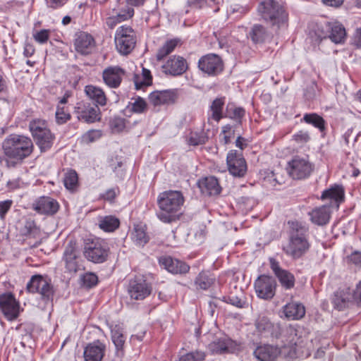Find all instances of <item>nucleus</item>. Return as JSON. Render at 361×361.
<instances>
[{"label":"nucleus","instance_id":"nucleus-1","mask_svg":"<svg viewBox=\"0 0 361 361\" xmlns=\"http://www.w3.org/2000/svg\"><path fill=\"white\" fill-rule=\"evenodd\" d=\"M4 155L2 159L8 169L16 168L30 157L35 150L32 140L23 134L11 133L1 143Z\"/></svg>","mask_w":361,"mask_h":361},{"label":"nucleus","instance_id":"nucleus-2","mask_svg":"<svg viewBox=\"0 0 361 361\" xmlns=\"http://www.w3.org/2000/svg\"><path fill=\"white\" fill-rule=\"evenodd\" d=\"M159 212L157 218L163 223L171 224L179 220L181 209L185 202L183 194L180 190H169L160 192L157 197Z\"/></svg>","mask_w":361,"mask_h":361},{"label":"nucleus","instance_id":"nucleus-3","mask_svg":"<svg viewBox=\"0 0 361 361\" xmlns=\"http://www.w3.org/2000/svg\"><path fill=\"white\" fill-rule=\"evenodd\" d=\"M257 15L261 20L278 29L287 26L288 13L285 4L278 0H262L257 7Z\"/></svg>","mask_w":361,"mask_h":361},{"label":"nucleus","instance_id":"nucleus-4","mask_svg":"<svg viewBox=\"0 0 361 361\" xmlns=\"http://www.w3.org/2000/svg\"><path fill=\"white\" fill-rule=\"evenodd\" d=\"M29 130L41 152L50 149L54 144L55 135L49 128L46 121L34 119L29 123Z\"/></svg>","mask_w":361,"mask_h":361},{"label":"nucleus","instance_id":"nucleus-5","mask_svg":"<svg viewBox=\"0 0 361 361\" xmlns=\"http://www.w3.org/2000/svg\"><path fill=\"white\" fill-rule=\"evenodd\" d=\"M114 40L118 51L122 55H127L135 47L137 42L136 32L129 25H121L116 30Z\"/></svg>","mask_w":361,"mask_h":361},{"label":"nucleus","instance_id":"nucleus-6","mask_svg":"<svg viewBox=\"0 0 361 361\" xmlns=\"http://www.w3.org/2000/svg\"><path fill=\"white\" fill-rule=\"evenodd\" d=\"M314 165L310 161L307 157L294 156L288 162V173L294 180H302L310 176Z\"/></svg>","mask_w":361,"mask_h":361},{"label":"nucleus","instance_id":"nucleus-7","mask_svg":"<svg viewBox=\"0 0 361 361\" xmlns=\"http://www.w3.org/2000/svg\"><path fill=\"white\" fill-rule=\"evenodd\" d=\"M19 232L22 236L25 238V240L27 241L30 248L40 245L44 238L40 227L32 217H25L23 219Z\"/></svg>","mask_w":361,"mask_h":361},{"label":"nucleus","instance_id":"nucleus-8","mask_svg":"<svg viewBox=\"0 0 361 361\" xmlns=\"http://www.w3.org/2000/svg\"><path fill=\"white\" fill-rule=\"evenodd\" d=\"M289 243L291 248H309V228L298 221H289Z\"/></svg>","mask_w":361,"mask_h":361},{"label":"nucleus","instance_id":"nucleus-9","mask_svg":"<svg viewBox=\"0 0 361 361\" xmlns=\"http://www.w3.org/2000/svg\"><path fill=\"white\" fill-rule=\"evenodd\" d=\"M73 114L79 121L94 123L101 120L100 109L87 101H80L75 105Z\"/></svg>","mask_w":361,"mask_h":361},{"label":"nucleus","instance_id":"nucleus-10","mask_svg":"<svg viewBox=\"0 0 361 361\" xmlns=\"http://www.w3.org/2000/svg\"><path fill=\"white\" fill-rule=\"evenodd\" d=\"M227 169L231 175L243 178L247 171V165L242 152L231 149L226 155Z\"/></svg>","mask_w":361,"mask_h":361},{"label":"nucleus","instance_id":"nucleus-11","mask_svg":"<svg viewBox=\"0 0 361 361\" xmlns=\"http://www.w3.org/2000/svg\"><path fill=\"white\" fill-rule=\"evenodd\" d=\"M26 289L31 293H39L42 299L45 302L52 300L54 290L51 284L42 276L35 275L32 276L27 283Z\"/></svg>","mask_w":361,"mask_h":361},{"label":"nucleus","instance_id":"nucleus-12","mask_svg":"<svg viewBox=\"0 0 361 361\" xmlns=\"http://www.w3.org/2000/svg\"><path fill=\"white\" fill-rule=\"evenodd\" d=\"M198 68L208 76H216L224 71V62L219 55L208 54L200 57Z\"/></svg>","mask_w":361,"mask_h":361},{"label":"nucleus","instance_id":"nucleus-13","mask_svg":"<svg viewBox=\"0 0 361 361\" xmlns=\"http://www.w3.org/2000/svg\"><path fill=\"white\" fill-rule=\"evenodd\" d=\"M31 208L38 214L51 216L59 212L60 204L51 196L42 195L34 200Z\"/></svg>","mask_w":361,"mask_h":361},{"label":"nucleus","instance_id":"nucleus-14","mask_svg":"<svg viewBox=\"0 0 361 361\" xmlns=\"http://www.w3.org/2000/svg\"><path fill=\"white\" fill-rule=\"evenodd\" d=\"M276 281L271 276L261 275L255 282L257 295L264 300H271L276 293Z\"/></svg>","mask_w":361,"mask_h":361},{"label":"nucleus","instance_id":"nucleus-15","mask_svg":"<svg viewBox=\"0 0 361 361\" xmlns=\"http://www.w3.org/2000/svg\"><path fill=\"white\" fill-rule=\"evenodd\" d=\"M126 71L119 66H109L102 73L103 82L111 89L118 88L126 76Z\"/></svg>","mask_w":361,"mask_h":361},{"label":"nucleus","instance_id":"nucleus-16","mask_svg":"<svg viewBox=\"0 0 361 361\" xmlns=\"http://www.w3.org/2000/svg\"><path fill=\"white\" fill-rule=\"evenodd\" d=\"M0 310L10 321L15 320L20 314V304L11 293L0 295Z\"/></svg>","mask_w":361,"mask_h":361},{"label":"nucleus","instance_id":"nucleus-17","mask_svg":"<svg viewBox=\"0 0 361 361\" xmlns=\"http://www.w3.org/2000/svg\"><path fill=\"white\" fill-rule=\"evenodd\" d=\"M270 268L278 279L279 283L285 290H290L295 287V278L288 270L281 267L279 262L274 258H269Z\"/></svg>","mask_w":361,"mask_h":361},{"label":"nucleus","instance_id":"nucleus-18","mask_svg":"<svg viewBox=\"0 0 361 361\" xmlns=\"http://www.w3.org/2000/svg\"><path fill=\"white\" fill-rule=\"evenodd\" d=\"M152 291L151 286L145 279L140 277H136L130 280L128 292L131 299L143 300L150 295Z\"/></svg>","mask_w":361,"mask_h":361},{"label":"nucleus","instance_id":"nucleus-19","mask_svg":"<svg viewBox=\"0 0 361 361\" xmlns=\"http://www.w3.org/2000/svg\"><path fill=\"white\" fill-rule=\"evenodd\" d=\"M345 190L343 185L334 184L329 188L324 190L320 199L322 201H329L330 208L336 207L338 209L339 205L344 201Z\"/></svg>","mask_w":361,"mask_h":361},{"label":"nucleus","instance_id":"nucleus-20","mask_svg":"<svg viewBox=\"0 0 361 361\" xmlns=\"http://www.w3.org/2000/svg\"><path fill=\"white\" fill-rule=\"evenodd\" d=\"M162 68L166 74L179 76L187 71L188 64L183 56L173 55L166 61Z\"/></svg>","mask_w":361,"mask_h":361},{"label":"nucleus","instance_id":"nucleus-21","mask_svg":"<svg viewBox=\"0 0 361 361\" xmlns=\"http://www.w3.org/2000/svg\"><path fill=\"white\" fill-rule=\"evenodd\" d=\"M332 209L330 206L324 204L316 207L308 212L310 221L314 225L324 226L330 221Z\"/></svg>","mask_w":361,"mask_h":361},{"label":"nucleus","instance_id":"nucleus-22","mask_svg":"<svg viewBox=\"0 0 361 361\" xmlns=\"http://www.w3.org/2000/svg\"><path fill=\"white\" fill-rule=\"evenodd\" d=\"M177 99L178 94L175 90H157L149 96V101L154 106L173 104Z\"/></svg>","mask_w":361,"mask_h":361},{"label":"nucleus","instance_id":"nucleus-23","mask_svg":"<svg viewBox=\"0 0 361 361\" xmlns=\"http://www.w3.org/2000/svg\"><path fill=\"white\" fill-rule=\"evenodd\" d=\"M75 50L82 55L90 54L95 47L94 37L85 32H80L77 34L74 42Z\"/></svg>","mask_w":361,"mask_h":361},{"label":"nucleus","instance_id":"nucleus-24","mask_svg":"<svg viewBox=\"0 0 361 361\" xmlns=\"http://www.w3.org/2000/svg\"><path fill=\"white\" fill-rule=\"evenodd\" d=\"M84 92L94 106L99 108L107 104L108 97L102 87L94 85H87L84 88Z\"/></svg>","mask_w":361,"mask_h":361},{"label":"nucleus","instance_id":"nucleus-25","mask_svg":"<svg viewBox=\"0 0 361 361\" xmlns=\"http://www.w3.org/2000/svg\"><path fill=\"white\" fill-rule=\"evenodd\" d=\"M208 348L214 354L231 353L238 349V345L231 338L223 337L212 341Z\"/></svg>","mask_w":361,"mask_h":361},{"label":"nucleus","instance_id":"nucleus-26","mask_svg":"<svg viewBox=\"0 0 361 361\" xmlns=\"http://www.w3.org/2000/svg\"><path fill=\"white\" fill-rule=\"evenodd\" d=\"M106 351V345L99 340L88 343L83 353L85 361H102Z\"/></svg>","mask_w":361,"mask_h":361},{"label":"nucleus","instance_id":"nucleus-27","mask_svg":"<svg viewBox=\"0 0 361 361\" xmlns=\"http://www.w3.org/2000/svg\"><path fill=\"white\" fill-rule=\"evenodd\" d=\"M159 263L169 272L173 274H184L190 270V266L188 264L171 257H161L159 259Z\"/></svg>","mask_w":361,"mask_h":361},{"label":"nucleus","instance_id":"nucleus-28","mask_svg":"<svg viewBox=\"0 0 361 361\" xmlns=\"http://www.w3.org/2000/svg\"><path fill=\"white\" fill-rule=\"evenodd\" d=\"M225 104L226 97L224 96L218 97L211 102L207 111L208 122L214 121L219 123L224 118V109Z\"/></svg>","mask_w":361,"mask_h":361},{"label":"nucleus","instance_id":"nucleus-29","mask_svg":"<svg viewBox=\"0 0 361 361\" xmlns=\"http://www.w3.org/2000/svg\"><path fill=\"white\" fill-rule=\"evenodd\" d=\"M198 187L203 195L216 196L221 193V187L214 176H208L199 180Z\"/></svg>","mask_w":361,"mask_h":361},{"label":"nucleus","instance_id":"nucleus-30","mask_svg":"<svg viewBox=\"0 0 361 361\" xmlns=\"http://www.w3.org/2000/svg\"><path fill=\"white\" fill-rule=\"evenodd\" d=\"M283 312L289 320H299L304 317L305 308L300 302H291L283 307Z\"/></svg>","mask_w":361,"mask_h":361},{"label":"nucleus","instance_id":"nucleus-31","mask_svg":"<svg viewBox=\"0 0 361 361\" xmlns=\"http://www.w3.org/2000/svg\"><path fill=\"white\" fill-rule=\"evenodd\" d=\"M65 267L70 274L76 273L80 269V257L77 250H66L63 255Z\"/></svg>","mask_w":361,"mask_h":361},{"label":"nucleus","instance_id":"nucleus-32","mask_svg":"<svg viewBox=\"0 0 361 361\" xmlns=\"http://www.w3.org/2000/svg\"><path fill=\"white\" fill-rule=\"evenodd\" d=\"M279 353V349L270 345L258 346L254 351L255 357L259 361H273Z\"/></svg>","mask_w":361,"mask_h":361},{"label":"nucleus","instance_id":"nucleus-33","mask_svg":"<svg viewBox=\"0 0 361 361\" xmlns=\"http://www.w3.org/2000/svg\"><path fill=\"white\" fill-rule=\"evenodd\" d=\"M248 36L255 44H264L270 37L267 28L261 24H255L248 33Z\"/></svg>","mask_w":361,"mask_h":361},{"label":"nucleus","instance_id":"nucleus-34","mask_svg":"<svg viewBox=\"0 0 361 361\" xmlns=\"http://www.w3.org/2000/svg\"><path fill=\"white\" fill-rule=\"evenodd\" d=\"M99 228L104 232L111 233L118 228L120 220L115 216L109 215L98 218Z\"/></svg>","mask_w":361,"mask_h":361},{"label":"nucleus","instance_id":"nucleus-35","mask_svg":"<svg viewBox=\"0 0 361 361\" xmlns=\"http://www.w3.org/2000/svg\"><path fill=\"white\" fill-rule=\"evenodd\" d=\"M245 116V109L242 106H237L234 104H228L226 106L224 118H228L241 125L243 118Z\"/></svg>","mask_w":361,"mask_h":361},{"label":"nucleus","instance_id":"nucleus-36","mask_svg":"<svg viewBox=\"0 0 361 361\" xmlns=\"http://www.w3.org/2000/svg\"><path fill=\"white\" fill-rule=\"evenodd\" d=\"M346 37L345 29L339 23H334L330 25L329 37L335 44L343 43Z\"/></svg>","mask_w":361,"mask_h":361},{"label":"nucleus","instance_id":"nucleus-37","mask_svg":"<svg viewBox=\"0 0 361 361\" xmlns=\"http://www.w3.org/2000/svg\"><path fill=\"white\" fill-rule=\"evenodd\" d=\"M257 331L265 336L273 335V330L274 329V324L270 319L264 315H259L255 323Z\"/></svg>","mask_w":361,"mask_h":361},{"label":"nucleus","instance_id":"nucleus-38","mask_svg":"<svg viewBox=\"0 0 361 361\" xmlns=\"http://www.w3.org/2000/svg\"><path fill=\"white\" fill-rule=\"evenodd\" d=\"M350 302V293L348 290H337L332 298V302L335 308L338 310H343L348 306Z\"/></svg>","mask_w":361,"mask_h":361},{"label":"nucleus","instance_id":"nucleus-39","mask_svg":"<svg viewBox=\"0 0 361 361\" xmlns=\"http://www.w3.org/2000/svg\"><path fill=\"white\" fill-rule=\"evenodd\" d=\"M302 121L307 124L313 126L316 128H318L321 133H324L326 130V121L316 113L304 114Z\"/></svg>","mask_w":361,"mask_h":361},{"label":"nucleus","instance_id":"nucleus-40","mask_svg":"<svg viewBox=\"0 0 361 361\" xmlns=\"http://www.w3.org/2000/svg\"><path fill=\"white\" fill-rule=\"evenodd\" d=\"M179 42L178 39H172L167 40L157 51L156 59L160 61L166 56L173 52Z\"/></svg>","mask_w":361,"mask_h":361},{"label":"nucleus","instance_id":"nucleus-41","mask_svg":"<svg viewBox=\"0 0 361 361\" xmlns=\"http://www.w3.org/2000/svg\"><path fill=\"white\" fill-rule=\"evenodd\" d=\"M85 257L94 263H102L107 257V250H85Z\"/></svg>","mask_w":361,"mask_h":361},{"label":"nucleus","instance_id":"nucleus-42","mask_svg":"<svg viewBox=\"0 0 361 361\" xmlns=\"http://www.w3.org/2000/svg\"><path fill=\"white\" fill-rule=\"evenodd\" d=\"M152 83V76L150 71L143 68L142 75L136 76L135 78V85L137 90L142 89L145 86H149Z\"/></svg>","mask_w":361,"mask_h":361},{"label":"nucleus","instance_id":"nucleus-43","mask_svg":"<svg viewBox=\"0 0 361 361\" xmlns=\"http://www.w3.org/2000/svg\"><path fill=\"white\" fill-rule=\"evenodd\" d=\"M235 126L226 124L222 126L220 133V142L224 145L230 144L235 136Z\"/></svg>","mask_w":361,"mask_h":361},{"label":"nucleus","instance_id":"nucleus-44","mask_svg":"<svg viewBox=\"0 0 361 361\" xmlns=\"http://www.w3.org/2000/svg\"><path fill=\"white\" fill-rule=\"evenodd\" d=\"M207 133L202 130L200 132L191 133L188 139V144L192 146H198L205 144L208 141Z\"/></svg>","mask_w":361,"mask_h":361},{"label":"nucleus","instance_id":"nucleus-45","mask_svg":"<svg viewBox=\"0 0 361 361\" xmlns=\"http://www.w3.org/2000/svg\"><path fill=\"white\" fill-rule=\"evenodd\" d=\"M63 183L66 188L70 190H74L78 186V176L75 170H68L65 173Z\"/></svg>","mask_w":361,"mask_h":361},{"label":"nucleus","instance_id":"nucleus-46","mask_svg":"<svg viewBox=\"0 0 361 361\" xmlns=\"http://www.w3.org/2000/svg\"><path fill=\"white\" fill-rule=\"evenodd\" d=\"M195 283L197 288L207 290L213 284L214 280L209 278L206 273L201 272L197 276Z\"/></svg>","mask_w":361,"mask_h":361},{"label":"nucleus","instance_id":"nucleus-47","mask_svg":"<svg viewBox=\"0 0 361 361\" xmlns=\"http://www.w3.org/2000/svg\"><path fill=\"white\" fill-rule=\"evenodd\" d=\"M111 338L117 350H122L125 343V336L120 328L116 326L111 330Z\"/></svg>","mask_w":361,"mask_h":361},{"label":"nucleus","instance_id":"nucleus-48","mask_svg":"<svg viewBox=\"0 0 361 361\" xmlns=\"http://www.w3.org/2000/svg\"><path fill=\"white\" fill-rule=\"evenodd\" d=\"M131 102L129 103L128 106H130L131 111L136 114L144 113L147 110V103L144 99L140 97L133 98Z\"/></svg>","mask_w":361,"mask_h":361},{"label":"nucleus","instance_id":"nucleus-49","mask_svg":"<svg viewBox=\"0 0 361 361\" xmlns=\"http://www.w3.org/2000/svg\"><path fill=\"white\" fill-rule=\"evenodd\" d=\"M120 195V189L118 186L106 190L104 193L99 195V200H103L113 204L116 197Z\"/></svg>","mask_w":361,"mask_h":361},{"label":"nucleus","instance_id":"nucleus-50","mask_svg":"<svg viewBox=\"0 0 361 361\" xmlns=\"http://www.w3.org/2000/svg\"><path fill=\"white\" fill-rule=\"evenodd\" d=\"M55 117L57 124L62 125L71 120V115L67 109L58 106L55 113Z\"/></svg>","mask_w":361,"mask_h":361},{"label":"nucleus","instance_id":"nucleus-51","mask_svg":"<svg viewBox=\"0 0 361 361\" xmlns=\"http://www.w3.org/2000/svg\"><path fill=\"white\" fill-rule=\"evenodd\" d=\"M109 126L113 133H121L126 127V120L124 118L115 116L110 120Z\"/></svg>","mask_w":361,"mask_h":361},{"label":"nucleus","instance_id":"nucleus-52","mask_svg":"<svg viewBox=\"0 0 361 361\" xmlns=\"http://www.w3.org/2000/svg\"><path fill=\"white\" fill-rule=\"evenodd\" d=\"M102 135L100 130H90L82 135L81 140L85 144H90L99 139Z\"/></svg>","mask_w":361,"mask_h":361},{"label":"nucleus","instance_id":"nucleus-53","mask_svg":"<svg viewBox=\"0 0 361 361\" xmlns=\"http://www.w3.org/2000/svg\"><path fill=\"white\" fill-rule=\"evenodd\" d=\"M80 281L83 286L91 288L97 284L98 277L96 274L90 272L83 274L80 278Z\"/></svg>","mask_w":361,"mask_h":361},{"label":"nucleus","instance_id":"nucleus-54","mask_svg":"<svg viewBox=\"0 0 361 361\" xmlns=\"http://www.w3.org/2000/svg\"><path fill=\"white\" fill-rule=\"evenodd\" d=\"M133 239L137 245L144 246L149 240V238L142 228H135L133 233Z\"/></svg>","mask_w":361,"mask_h":361},{"label":"nucleus","instance_id":"nucleus-55","mask_svg":"<svg viewBox=\"0 0 361 361\" xmlns=\"http://www.w3.org/2000/svg\"><path fill=\"white\" fill-rule=\"evenodd\" d=\"M50 30L42 29L32 35L33 39L39 44H45L49 39Z\"/></svg>","mask_w":361,"mask_h":361},{"label":"nucleus","instance_id":"nucleus-56","mask_svg":"<svg viewBox=\"0 0 361 361\" xmlns=\"http://www.w3.org/2000/svg\"><path fill=\"white\" fill-rule=\"evenodd\" d=\"M204 354L201 352L190 353L181 356L179 361H203Z\"/></svg>","mask_w":361,"mask_h":361},{"label":"nucleus","instance_id":"nucleus-57","mask_svg":"<svg viewBox=\"0 0 361 361\" xmlns=\"http://www.w3.org/2000/svg\"><path fill=\"white\" fill-rule=\"evenodd\" d=\"M293 140L298 144H305L310 140V136L307 131L300 130L293 135Z\"/></svg>","mask_w":361,"mask_h":361},{"label":"nucleus","instance_id":"nucleus-58","mask_svg":"<svg viewBox=\"0 0 361 361\" xmlns=\"http://www.w3.org/2000/svg\"><path fill=\"white\" fill-rule=\"evenodd\" d=\"M134 15V9L130 7H128L125 9H122L118 14L115 16L118 20L121 23L131 18Z\"/></svg>","mask_w":361,"mask_h":361},{"label":"nucleus","instance_id":"nucleus-59","mask_svg":"<svg viewBox=\"0 0 361 361\" xmlns=\"http://www.w3.org/2000/svg\"><path fill=\"white\" fill-rule=\"evenodd\" d=\"M12 200H6L0 202V219H4L6 214L11 209L13 205Z\"/></svg>","mask_w":361,"mask_h":361},{"label":"nucleus","instance_id":"nucleus-60","mask_svg":"<svg viewBox=\"0 0 361 361\" xmlns=\"http://www.w3.org/2000/svg\"><path fill=\"white\" fill-rule=\"evenodd\" d=\"M69 0H46V4L48 8L51 10H58L63 7Z\"/></svg>","mask_w":361,"mask_h":361},{"label":"nucleus","instance_id":"nucleus-61","mask_svg":"<svg viewBox=\"0 0 361 361\" xmlns=\"http://www.w3.org/2000/svg\"><path fill=\"white\" fill-rule=\"evenodd\" d=\"M348 260L355 265H361V252L355 250L348 257Z\"/></svg>","mask_w":361,"mask_h":361},{"label":"nucleus","instance_id":"nucleus-62","mask_svg":"<svg viewBox=\"0 0 361 361\" xmlns=\"http://www.w3.org/2000/svg\"><path fill=\"white\" fill-rule=\"evenodd\" d=\"M228 302L237 307H243L245 305V301L242 300L237 296L235 295H229L228 297Z\"/></svg>","mask_w":361,"mask_h":361},{"label":"nucleus","instance_id":"nucleus-63","mask_svg":"<svg viewBox=\"0 0 361 361\" xmlns=\"http://www.w3.org/2000/svg\"><path fill=\"white\" fill-rule=\"evenodd\" d=\"M235 145L238 148L243 151L247 147L248 142L246 138L242 137L241 135H239L237 137L235 140Z\"/></svg>","mask_w":361,"mask_h":361},{"label":"nucleus","instance_id":"nucleus-64","mask_svg":"<svg viewBox=\"0 0 361 361\" xmlns=\"http://www.w3.org/2000/svg\"><path fill=\"white\" fill-rule=\"evenodd\" d=\"M353 298L357 305L361 307V281L356 286V288L353 293Z\"/></svg>","mask_w":361,"mask_h":361}]
</instances>
